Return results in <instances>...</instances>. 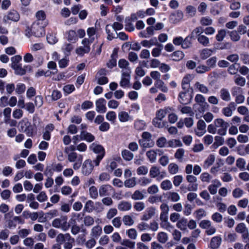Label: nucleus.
<instances>
[{"label": "nucleus", "mask_w": 249, "mask_h": 249, "mask_svg": "<svg viewBox=\"0 0 249 249\" xmlns=\"http://www.w3.org/2000/svg\"><path fill=\"white\" fill-rule=\"evenodd\" d=\"M194 214L196 218L200 219L207 215V213L203 209L200 208L196 210L194 213Z\"/></svg>", "instance_id": "obj_56"}, {"label": "nucleus", "mask_w": 249, "mask_h": 249, "mask_svg": "<svg viewBox=\"0 0 249 249\" xmlns=\"http://www.w3.org/2000/svg\"><path fill=\"white\" fill-rule=\"evenodd\" d=\"M130 70H126L122 72L121 80L120 82V85L122 87L125 88L130 86Z\"/></svg>", "instance_id": "obj_10"}, {"label": "nucleus", "mask_w": 249, "mask_h": 249, "mask_svg": "<svg viewBox=\"0 0 249 249\" xmlns=\"http://www.w3.org/2000/svg\"><path fill=\"white\" fill-rule=\"evenodd\" d=\"M122 157L126 160H131L133 159L134 155L127 150H124L122 152Z\"/></svg>", "instance_id": "obj_60"}, {"label": "nucleus", "mask_w": 249, "mask_h": 249, "mask_svg": "<svg viewBox=\"0 0 249 249\" xmlns=\"http://www.w3.org/2000/svg\"><path fill=\"white\" fill-rule=\"evenodd\" d=\"M93 210V202L90 200L87 201L84 208V211L88 212L91 213Z\"/></svg>", "instance_id": "obj_63"}, {"label": "nucleus", "mask_w": 249, "mask_h": 249, "mask_svg": "<svg viewBox=\"0 0 249 249\" xmlns=\"http://www.w3.org/2000/svg\"><path fill=\"white\" fill-rule=\"evenodd\" d=\"M118 117L121 123H126L133 120V117L129 113L125 111H121L118 112Z\"/></svg>", "instance_id": "obj_19"}, {"label": "nucleus", "mask_w": 249, "mask_h": 249, "mask_svg": "<svg viewBox=\"0 0 249 249\" xmlns=\"http://www.w3.org/2000/svg\"><path fill=\"white\" fill-rule=\"evenodd\" d=\"M156 144L160 148L167 147L168 141L165 137H161L157 140Z\"/></svg>", "instance_id": "obj_48"}, {"label": "nucleus", "mask_w": 249, "mask_h": 249, "mask_svg": "<svg viewBox=\"0 0 249 249\" xmlns=\"http://www.w3.org/2000/svg\"><path fill=\"white\" fill-rule=\"evenodd\" d=\"M87 32L89 36L88 40H89V43L91 44L95 39L94 36L96 33V29L94 27H89L88 28Z\"/></svg>", "instance_id": "obj_37"}, {"label": "nucleus", "mask_w": 249, "mask_h": 249, "mask_svg": "<svg viewBox=\"0 0 249 249\" xmlns=\"http://www.w3.org/2000/svg\"><path fill=\"white\" fill-rule=\"evenodd\" d=\"M157 45L158 47L153 48L151 52L152 55L155 57H159L160 55L162 49V46L161 45L159 44Z\"/></svg>", "instance_id": "obj_59"}, {"label": "nucleus", "mask_w": 249, "mask_h": 249, "mask_svg": "<svg viewBox=\"0 0 249 249\" xmlns=\"http://www.w3.org/2000/svg\"><path fill=\"white\" fill-rule=\"evenodd\" d=\"M80 137L81 140H85L89 142H93L95 139L93 135L85 131H82L81 132Z\"/></svg>", "instance_id": "obj_33"}, {"label": "nucleus", "mask_w": 249, "mask_h": 249, "mask_svg": "<svg viewBox=\"0 0 249 249\" xmlns=\"http://www.w3.org/2000/svg\"><path fill=\"white\" fill-rule=\"evenodd\" d=\"M146 123L144 120L137 119L134 121V127L137 131H142L145 129Z\"/></svg>", "instance_id": "obj_28"}, {"label": "nucleus", "mask_w": 249, "mask_h": 249, "mask_svg": "<svg viewBox=\"0 0 249 249\" xmlns=\"http://www.w3.org/2000/svg\"><path fill=\"white\" fill-rule=\"evenodd\" d=\"M239 68L240 64L235 63L229 67L228 71L231 74H235L237 73Z\"/></svg>", "instance_id": "obj_53"}, {"label": "nucleus", "mask_w": 249, "mask_h": 249, "mask_svg": "<svg viewBox=\"0 0 249 249\" xmlns=\"http://www.w3.org/2000/svg\"><path fill=\"white\" fill-rule=\"evenodd\" d=\"M184 56V53L181 51H175L171 55L172 60L175 61H180L183 58Z\"/></svg>", "instance_id": "obj_39"}, {"label": "nucleus", "mask_w": 249, "mask_h": 249, "mask_svg": "<svg viewBox=\"0 0 249 249\" xmlns=\"http://www.w3.org/2000/svg\"><path fill=\"white\" fill-rule=\"evenodd\" d=\"M133 208L136 212L142 211L145 208V204L142 201H137L134 203Z\"/></svg>", "instance_id": "obj_54"}, {"label": "nucleus", "mask_w": 249, "mask_h": 249, "mask_svg": "<svg viewBox=\"0 0 249 249\" xmlns=\"http://www.w3.org/2000/svg\"><path fill=\"white\" fill-rule=\"evenodd\" d=\"M52 225L53 227L60 229L64 231H68L71 226L68 222V217L66 215H63L53 219L52 221Z\"/></svg>", "instance_id": "obj_1"}, {"label": "nucleus", "mask_w": 249, "mask_h": 249, "mask_svg": "<svg viewBox=\"0 0 249 249\" xmlns=\"http://www.w3.org/2000/svg\"><path fill=\"white\" fill-rule=\"evenodd\" d=\"M199 22L202 26H208L212 25L213 21L209 17H203L200 18Z\"/></svg>", "instance_id": "obj_46"}, {"label": "nucleus", "mask_w": 249, "mask_h": 249, "mask_svg": "<svg viewBox=\"0 0 249 249\" xmlns=\"http://www.w3.org/2000/svg\"><path fill=\"white\" fill-rule=\"evenodd\" d=\"M106 101L104 98H100L95 102L96 110L99 113H105L107 111Z\"/></svg>", "instance_id": "obj_16"}, {"label": "nucleus", "mask_w": 249, "mask_h": 249, "mask_svg": "<svg viewBox=\"0 0 249 249\" xmlns=\"http://www.w3.org/2000/svg\"><path fill=\"white\" fill-rule=\"evenodd\" d=\"M213 183L208 186V189L212 195H215L217 193V188L221 185V183L217 179L213 180Z\"/></svg>", "instance_id": "obj_22"}, {"label": "nucleus", "mask_w": 249, "mask_h": 249, "mask_svg": "<svg viewBox=\"0 0 249 249\" xmlns=\"http://www.w3.org/2000/svg\"><path fill=\"white\" fill-rule=\"evenodd\" d=\"M203 33V28L201 26H197L191 32L188 36H190V39H192L193 38H195L196 37L197 38L200 36L202 35Z\"/></svg>", "instance_id": "obj_23"}, {"label": "nucleus", "mask_w": 249, "mask_h": 249, "mask_svg": "<svg viewBox=\"0 0 249 249\" xmlns=\"http://www.w3.org/2000/svg\"><path fill=\"white\" fill-rule=\"evenodd\" d=\"M195 87L198 91L203 94H208L209 93V88L207 86L199 82H196L195 83Z\"/></svg>", "instance_id": "obj_31"}, {"label": "nucleus", "mask_w": 249, "mask_h": 249, "mask_svg": "<svg viewBox=\"0 0 249 249\" xmlns=\"http://www.w3.org/2000/svg\"><path fill=\"white\" fill-rule=\"evenodd\" d=\"M128 237L132 240H135L137 238L138 233L136 229L131 228L126 231Z\"/></svg>", "instance_id": "obj_58"}, {"label": "nucleus", "mask_w": 249, "mask_h": 249, "mask_svg": "<svg viewBox=\"0 0 249 249\" xmlns=\"http://www.w3.org/2000/svg\"><path fill=\"white\" fill-rule=\"evenodd\" d=\"M168 170L170 174L175 175L178 172L179 167L177 164L171 163L168 167Z\"/></svg>", "instance_id": "obj_50"}, {"label": "nucleus", "mask_w": 249, "mask_h": 249, "mask_svg": "<svg viewBox=\"0 0 249 249\" xmlns=\"http://www.w3.org/2000/svg\"><path fill=\"white\" fill-rule=\"evenodd\" d=\"M222 239L219 236L213 237L210 241L209 248L212 249H217L221 244Z\"/></svg>", "instance_id": "obj_20"}, {"label": "nucleus", "mask_w": 249, "mask_h": 249, "mask_svg": "<svg viewBox=\"0 0 249 249\" xmlns=\"http://www.w3.org/2000/svg\"><path fill=\"white\" fill-rule=\"evenodd\" d=\"M236 105L234 102H231L227 107L221 110L222 114L227 117L232 116L233 111L235 109Z\"/></svg>", "instance_id": "obj_12"}, {"label": "nucleus", "mask_w": 249, "mask_h": 249, "mask_svg": "<svg viewBox=\"0 0 249 249\" xmlns=\"http://www.w3.org/2000/svg\"><path fill=\"white\" fill-rule=\"evenodd\" d=\"M183 18V12L180 10H178L171 14L169 20L171 23H177L181 21Z\"/></svg>", "instance_id": "obj_15"}, {"label": "nucleus", "mask_w": 249, "mask_h": 249, "mask_svg": "<svg viewBox=\"0 0 249 249\" xmlns=\"http://www.w3.org/2000/svg\"><path fill=\"white\" fill-rule=\"evenodd\" d=\"M197 39L198 43L204 47L208 46L210 44V39L205 35L202 34Z\"/></svg>", "instance_id": "obj_40"}, {"label": "nucleus", "mask_w": 249, "mask_h": 249, "mask_svg": "<svg viewBox=\"0 0 249 249\" xmlns=\"http://www.w3.org/2000/svg\"><path fill=\"white\" fill-rule=\"evenodd\" d=\"M155 86L159 89L161 91L167 92L168 88L164 85V82L160 79L155 82Z\"/></svg>", "instance_id": "obj_43"}, {"label": "nucleus", "mask_w": 249, "mask_h": 249, "mask_svg": "<svg viewBox=\"0 0 249 249\" xmlns=\"http://www.w3.org/2000/svg\"><path fill=\"white\" fill-rule=\"evenodd\" d=\"M112 192H114V190L109 184L101 185L99 188V195L101 197L109 196Z\"/></svg>", "instance_id": "obj_9"}, {"label": "nucleus", "mask_w": 249, "mask_h": 249, "mask_svg": "<svg viewBox=\"0 0 249 249\" xmlns=\"http://www.w3.org/2000/svg\"><path fill=\"white\" fill-rule=\"evenodd\" d=\"M141 44L144 47L150 48L152 46L159 45V43L157 38L156 37H154L149 40H144L142 41Z\"/></svg>", "instance_id": "obj_24"}, {"label": "nucleus", "mask_w": 249, "mask_h": 249, "mask_svg": "<svg viewBox=\"0 0 249 249\" xmlns=\"http://www.w3.org/2000/svg\"><path fill=\"white\" fill-rule=\"evenodd\" d=\"M215 160V156L213 154H210L204 161L203 167L205 169H208L213 164Z\"/></svg>", "instance_id": "obj_27"}, {"label": "nucleus", "mask_w": 249, "mask_h": 249, "mask_svg": "<svg viewBox=\"0 0 249 249\" xmlns=\"http://www.w3.org/2000/svg\"><path fill=\"white\" fill-rule=\"evenodd\" d=\"M132 204L130 202L125 200L121 201L118 204L117 208L120 212H127L132 209Z\"/></svg>", "instance_id": "obj_18"}, {"label": "nucleus", "mask_w": 249, "mask_h": 249, "mask_svg": "<svg viewBox=\"0 0 249 249\" xmlns=\"http://www.w3.org/2000/svg\"><path fill=\"white\" fill-rule=\"evenodd\" d=\"M21 60V56L18 55H15L11 58V67L16 68L18 65H19V62Z\"/></svg>", "instance_id": "obj_62"}, {"label": "nucleus", "mask_w": 249, "mask_h": 249, "mask_svg": "<svg viewBox=\"0 0 249 249\" xmlns=\"http://www.w3.org/2000/svg\"><path fill=\"white\" fill-rule=\"evenodd\" d=\"M185 151L182 148L178 149L175 154V158L179 161H182L183 157L184 155Z\"/></svg>", "instance_id": "obj_61"}, {"label": "nucleus", "mask_w": 249, "mask_h": 249, "mask_svg": "<svg viewBox=\"0 0 249 249\" xmlns=\"http://www.w3.org/2000/svg\"><path fill=\"white\" fill-rule=\"evenodd\" d=\"M20 19V15L18 12L15 10L12 9L10 10L6 15H5L3 18V21L4 22H8L10 20L14 22H17Z\"/></svg>", "instance_id": "obj_8"}, {"label": "nucleus", "mask_w": 249, "mask_h": 249, "mask_svg": "<svg viewBox=\"0 0 249 249\" xmlns=\"http://www.w3.org/2000/svg\"><path fill=\"white\" fill-rule=\"evenodd\" d=\"M20 125L19 130L25 132L28 136H30L33 134V127L31 123L27 119H23L19 122Z\"/></svg>", "instance_id": "obj_5"}, {"label": "nucleus", "mask_w": 249, "mask_h": 249, "mask_svg": "<svg viewBox=\"0 0 249 249\" xmlns=\"http://www.w3.org/2000/svg\"><path fill=\"white\" fill-rule=\"evenodd\" d=\"M165 171H160V167L157 165H153L150 169L149 176L152 178H156L157 180H161L166 177Z\"/></svg>", "instance_id": "obj_4"}, {"label": "nucleus", "mask_w": 249, "mask_h": 249, "mask_svg": "<svg viewBox=\"0 0 249 249\" xmlns=\"http://www.w3.org/2000/svg\"><path fill=\"white\" fill-rule=\"evenodd\" d=\"M137 184L136 178L133 177L126 179L124 182V185L127 188H133Z\"/></svg>", "instance_id": "obj_47"}, {"label": "nucleus", "mask_w": 249, "mask_h": 249, "mask_svg": "<svg viewBox=\"0 0 249 249\" xmlns=\"http://www.w3.org/2000/svg\"><path fill=\"white\" fill-rule=\"evenodd\" d=\"M194 76L191 74L185 76L182 80V87L183 89H187L189 87L190 82L193 80Z\"/></svg>", "instance_id": "obj_35"}, {"label": "nucleus", "mask_w": 249, "mask_h": 249, "mask_svg": "<svg viewBox=\"0 0 249 249\" xmlns=\"http://www.w3.org/2000/svg\"><path fill=\"white\" fill-rule=\"evenodd\" d=\"M173 43L176 46H181L183 49L190 48L192 45V41L190 39V36H186L184 39L181 36H177L173 40Z\"/></svg>", "instance_id": "obj_3"}, {"label": "nucleus", "mask_w": 249, "mask_h": 249, "mask_svg": "<svg viewBox=\"0 0 249 249\" xmlns=\"http://www.w3.org/2000/svg\"><path fill=\"white\" fill-rule=\"evenodd\" d=\"M214 124L217 130V134L220 136H225L229 126L228 123L222 118H217L214 120Z\"/></svg>", "instance_id": "obj_2"}, {"label": "nucleus", "mask_w": 249, "mask_h": 249, "mask_svg": "<svg viewBox=\"0 0 249 249\" xmlns=\"http://www.w3.org/2000/svg\"><path fill=\"white\" fill-rule=\"evenodd\" d=\"M89 149L97 156H105V150L104 148L100 144L93 142L89 146Z\"/></svg>", "instance_id": "obj_13"}, {"label": "nucleus", "mask_w": 249, "mask_h": 249, "mask_svg": "<svg viewBox=\"0 0 249 249\" xmlns=\"http://www.w3.org/2000/svg\"><path fill=\"white\" fill-rule=\"evenodd\" d=\"M160 151V150H150L146 152V156L151 163H154L157 159V152Z\"/></svg>", "instance_id": "obj_29"}, {"label": "nucleus", "mask_w": 249, "mask_h": 249, "mask_svg": "<svg viewBox=\"0 0 249 249\" xmlns=\"http://www.w3.org/2000/svg\"><path fill=\"white\" fill-rule=\"evenodd\" d=\"M81 44L83 46L78 47L75 50L76 53L79 55H83L85 53H89L90 50L91 43H89L87 38L83 39Z\"/></svg>", "instance_id": "obj_6"}, {"label": "nucleus", "mask_w": 249, "mask_h": 249, "mask_svg": "<svg viewBox=\"0 0 249 249\" xmlns=\"http://www.w3.org/2000/svg\"><path fill=\"white\" fill-rule=\"evenodd\" d=\"M237 235L235 233H224V240L229 242H233L237 239Z\"/></svg>", "instance_id": "obj_49"}, {"label": "nucleus", "mask_w": 249, "mask_h": 249, "mask_svg": "<svg viewBox=\"0 0 249 249\" xmlns=\"http://www.w3.org/2000/svg\"><path fill=\"white\" fill-rule=\"evenodd\" d=\"M118 65L120 68L123 69L122 72L126 70H130L128 67L129 63L125 59H120L119 61Z\"/></svg>", "instance_id": "obj_55"}, {"label": "nucleus", "mask_w": 249, "mask_h": 249, "mask_svg": "<svg viewBox=\"0 0 249 249\" xmlns=\"http://www.w3.org/2000/svg\"><path fill=\"white\" fill-rule=\"evenodd\" d=\"M94 165L91 160H85L82 165L81 173L83 175L88 176L92 172Z\"/></svg>", "instance_id": "obj_7"}, {"label": "nucleus", "mask_w": 249, "mask_h": 249, "mask_svg": "<svg viewBox=\"0 0 249 249\" xmlns=\"http://www.w3.org/2000/svg\"><path fill=\"white\" fill-rule=\"evenodd\" d=\"M182 145V143L179 140L172 139L168 141L167 147H180Z\"/></svg>", "instance_id": "obj_51"}, {"label": "nucleus", "mask_w": 249, "mask_h": 249, "mask_svg": "<svg viewBox=\"0 0 249 249\" xmlns=\"http://www.w3.org/2000/svg\"><path fill=\"white\" fill-rule=\"evenodd\" d=\"M187 181L190 183L188 187L189 191H196L198 189V184L196 183L197 178L195 176L192 175H188L186 176Z\"/></svg>", "instance_id": "obj_11"}, {"label": "nucleus", "mask_w": 249, "mask_h": 249, "mask_svg": "<svg viewBox=\"0 0 249 249\" xmlns=\"http://www.w3.org/2000/svg\"><path fill=\"white\" fill-rule=\"evenodd\" d=\"M89 193L90 197L93 199H97L99 195V191H98L97 188L94 186H92L89 187Z\"/></svg>", "instance_id": "obj_41"}, {"label": "nucleus", "mask_w": 249, "mask_h": 249, "mask_svg": "<svg viewBox=\"0 0 249 249\" xmlns=\"http://www.w3.org/2000/svg\"><path fill=\"white\" fill-rule=\"evenodd\" d=\"M213 50L210 49L205 48L202 49L200 53V56L202 59H206L213 53Z\"/></svg>", "instance_id": "obj_45"}, {"label": "nucleus", "mask_w": 249, "mask_h": 249, "mask_svg": "<svg viewBox=\"0 0 249 249\" xmlns=\"http://www.w3.org/2000/svg\"><path fill=\"white\" fill-rule=\"evenodd\" d=\"M145 198L144 194L139 190H135L131 195V198L134 201L143 200Z\"/></svg>", "instance_id": "obj_36"}, {"label": "nucleus", "mask_w": 249, "mask_h": 249, "mask_svg": "<svg viewBox=\"0 0 249 249\" xmlns=\"http://www.w3.org/2000/svg\"><path fill=\"white\" fill-rule=\"evenodd\" d=\"M67 39L71 42H75L78 40L76 32L73 30H70L66 33Z\"/></svg>", "instance_id": "obj_25"}, {"label": "nucleus", "mask_w": 249, "mask_h": 249, "mask_svg": "<svg viewBox=\"0 0 249 249\" xmlns=\"http://www.w3.org/2000/svg\"><path fill=\"white\" fill-rule=\"evenodd\" d=\"M189 94L186 92H180L179 94L178 100L182 104H187L190 102Z\"/></svg>", "instance_id": "obj_30"}, {"label": "nucleus", "mask_w": 249, "mask_h": 249, "mask_svg": "<svg viewBox=\"0 0 249 249\" xmlns=\"http://www.w3.org/2000/svg\"><path fill=\"white\" fill-rule=\"evenodd\" d=\"M166 196L168 200L174 202L178 201L180 199L179 195L177 192H169L166 194Z\"/></svg>", "instance_id": "obj_32"}, {"label": "nucleus", "mask_w": 249, "mask_h": 249, "mask_svg": "<svg viewBox=\"0 0 249 249\" xmlns=\"http://www.w3.org/2000/svg\"><path fill=\"white\" fill-rule=\"evenodd\" d=\"M226 35V31L225 29H221L218 31L215 36L216 39L219 41H222Z\"/></svg>", "instance_id": "obj_64"}, {"label": "nucleus", "mask_w": 249, "mask_h": 249, "mask_svg": "<svg viewBox=\"0 0 249 249\" xmlns=\"http://www.w3.org/2000/svg\"><path fill=\"white\" fill-rule=\"evenodd\" d=\"M187 219L185 217H181L177 223L176 226L181 231L187 230Z\"/></svg>", "instance_id": "obj_38"}, {"label": "nucleus", "mask_w": 249, "mask_h": 249, "mask_svg": "<svg viewBox=\"0 0 249 249\" xmlns=\"http://www.w3.org/2000/svg\"><path fill=\"white\" fill-rule=\"evenodd\" d=\"M156 213V209L154 207H150L146 209L145 212L141 217L142 221H148L153 217Z\"/></svg>", "instance_id": "obj_14"}, {"label": "nucleus", "mask_w": 249, "mask_h": 249, "mask_svg": "<svg viewBox=\"0 0 249 249\" xmlns=\"http://www.w3.org/2000/svg\"><path fill=\"white\" fill-rule=\"evenodd\" d=\"M122 221L124 225L127 226H131L134 224V220L131 215L128 214L123 217Z\"/></svg>", "instance_id": "obj_42"}, {"label": "nucleus", "mask_w": 249, "mask_h": 249, "mask_svg": "<svg viewBox=\"0 0 249 249\" xmlns=\"http://www.w3.org/2000/svg\"><path fill=\"white\" fill-rule=\"evenodd\" d=\"M209 107V105L207 103H196L193 106V108L195 110V111L196 113V116L197 117L198 113L202 114L203 112H204Z\"/></svg>", "instance_id": "obj_17"}, {"label": "nucleus", "mask_w": 249, "mask_h": 249, "mask_svg": "<svg viewBox=\"0 0 249 249\" xmlns=\"http://www.w3.org/2000/svg\"><path fill=\"white\" fill-rule=\"evenodd\" d=\"M235 231L240 233H243L248 231V229L247 228L246 225L244 223H241L238 224L236 228Z\"/></svg>", "instance_id": "obj_57"}, {"label": "nucleus", "mask_w": 249, "mask_h": 249, "mask_svg": "<svg viewBox=\"0 0 249 249\" xmlns=\"http://www.w3.org/2000/svg\"><path fill=\"white\" fill-rule=\"evenodd\" d=\"M140 145L143 148H151L155 144L152 140L140 139L139 141Z\"/></svg>", "instance_id": "obj_34"}, {"label": "nucleus", "mask_w": 249, "mask_h": 249, "mask_svg": "<svg viewBox=\"0 0 249 249\" xmlns=\"http://www.w3.org/2000/svg\"><path fill=\"white\" fill-rule=\"evenodd\" d=\"M160 187L163 190H169L172 188V182L168 179L164 180L161 182Z\"/></svg>", "instance_id": "obj_52"}, {"label": "nucleus", "mask_w": 249, "mask_h": 249, "mask_svg": "<svg viewBox=\"0 0 249 249\" xmlns=\"http://www.w3.org/2000/svg\"><path fill=\"white\" fill-rule=\"evenodd\" d=\"M157 238L160 243L164 244L168 240V236L166 233L161 231L158 233Z\"/></svg>", "instance_id": "obj_44"}, {"label": "nucleus", "mask_w": 249, "mask_h": 249, "mask_svg": "<svg viewBox=\"0 0 249 249\" xmlns=\"http://www.w3.org/2000/svg\"><path fill=\"white\" fill-rule=\"evenodd\" d=\"M102 234V228L100 225L93 227L90 231V235L94 238H98Z\"/></svg>", "instance_id": "obj_21"}, {"label": "nucleus", "mask_w": 249, "mask_h": 249, "mask_svg": "<svg viewBox=\"0 0 249 249\" xmlns=\"http://www.w3.org/2000/svg\"><path fill=\"white\" fill-rule=\"evenodd\" d=\"M219 93L220 97L222 100L229 102L231 100V96L228 89L222 88L220 89Z\"/></svg>", "instance_id": "obj_26"}]
</instances>
